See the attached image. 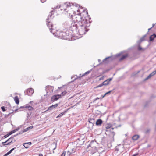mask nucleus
<instances>
[{"label":"nucleus","mask_w":156,"mask_h":156,"mask_svg":"<svg viewBox=\"0 0 156 156\" xmlns=\"http://www.w3.org/2000/svg\"><path fill=\"white\" fill-rule=\"evenodd\" d=\"M84 24L82 23L79 24V26L78 27L77 33H79L80 35L84 34L86 32L89 30V29L86 28V27H88L90 26L88 21H87V22H85Z\"/></svg>","instance_id":"f257e3e1"},{"label":"nucleus","mask_w":156,"mask_h":156,"mask_svg":"<svg viewBox=\"0 0 156 156\" xmlns=\"http://www.w3.org/2000/svg\"><path fill=\"white\" fill-rule=\"evenodd\" d=\"M54 10L51 11L49 14L47 19L46 20V22L47 26L48 27L50 30H51V32L53 34L54 33L53 32L54 29L53 28V24L52 23L50 20L53 19L54 16H52L53 14Z\"/></svg>","instance_id":"f03ea898"},{"label":"nucleus","mask_w":156,"mask_h":156,"mask_svg":"<svg viewBox=\"0 0 156 156\" xmlns=\"http://www.w3.org/2000/svg\"><path fill=\"white\" fill-rule=\"evenodd\" d=\"M74 21L76 23H77L79 24H84L85 22H87V21L85 17L82 16L81 13H79L73 16Z\"/></svg>","instance_id":"7ed1b4c3"},{"label":"nucleus","mask_w":156,"mask_h":156,"mask_svg":"<svg viewBox=\"0 0 156 156\" xmlns=\"http://www.w3.org/2000/svg\"><path fill=\"white\" fill-rule=\"evenodd\" d=\"M97 145V142L94 140H92L90 144L88 145L87 147H90L91 149H90L91 153L92 154L95 153L97 151L96 146Z\"/></svg>","instance_id":"20e7f679"},{"label":"nucleus","mask_w":156,"mask_h":156,"mask_svg":"<svg viewBox=\"0 0 156 156\" xmlns=\"http://www.w3.org/2000/svg\"><path fill=\"white\" fill-rule=\"evenodd\" d=\"M78 27L76 22H73L69 27V30L74 34L77 33Z\"/></svg>","instance_id":"39448f33"},{"label":"nucleus","mask_w":156,"mask_h":156,"mask_svg":"<svg viewBox=\"0 0 156 156\" xmlns=\"http://www.w3.org/2000/svg\"><path fill=\"white\" fill-rule=\"evenodd\" d=\"M46 91L47 92V95L49 96L53 92L54 87L48 85L46 87Z\"/></svg>","instance_id":"423d86ee"},{"label":"nucleus","mask_w":156,"mask_h":156,"mask_svg":"<svg viewBox=\"0 0 156 156\" xmlns=\"http://www.w3.org/2000/svg\"><path fill=\"white\" fill-rule=\"evenodd\" d=\"M71 5L70 3H65L64 5H62L60 6L61 8V10H63L64 11H66L67 12V11H66V8L67 7H70Z\"/></svg>","instance_id":"0eeeda50"},{"label":"nucleus","mask_w":156,"mask_h":156,"mask_svg":"<svg viewBox=\"0 0 156 156\" xmlns=\"http://www.w3.org/2000/svg\"><path fill=\"white\" fill-rule=\"evenodd\" d=\"M61 97V95L59 94L54 95H53L51 98V101H57Z\"/></svg>","instance_id":"6e6552de"},{"label":"nucleus","mask_w":156,"mask_h":156,"mask_svg":"<svg viewBox=\"0 0 156 156\" xmlns=\"http://www.w3.org/2000/svg\"><path fill=\"white\" fill-rule=\"evenodd\" d=\"M19 135L18 133L16 135H14L13 136H12L10 138H9L6 141L7 142V145H10L11 144H12V140L13 139L14 137L18 135Z\"/></svg>","instance_id":"1a4fd4ad"},{"label":"nucleus","mask_w":156,"mask_h":156,"mask_svg":"<svg viewBox=\"0 0 156 156\" xmlns=\"http://www.w3.org/2000/svg\"><path fill=\"white\" fill-rule=\"evenodd\" d=\"M57 34V36L58 37L61 39H65V34L64 32L61 31L58 33Z\"/></svg>","instance_id":"9d476101"},{"label":"nucleus","mask_w":156,"mask_h":156,"mask_svg":"<svg viewBox=\"0 0 156 156\" xmlns=\"http://www.w3.org/2000/svg\"><path fill=\"white\" fill-rule=\"evenodd\" d=\"M64 32L65 34V39H70V37L71 36V34L69 33V31L68 30H67L66 32Z\"/></svg>","instance_id":"9b49d317"},{"label":"nucleus","mask_w":156,"mask_h":156,"mask_svg":"<svg viewBox=\"0 0 156 156\" xmlns=\"http://www.w3.org/2000/svg\"><path fill=\"white\" fill-rule=\"evenodd\" d=\"M27 108L28 109V112H32V111L34 110V108L33 107H32L31 106L29 105H27L26 106H21L20 107V108Z\"/></svg>","instance_id":"f8f14e48"},{"label":"nucleus","mask_w":156,"mask_h":156,"mask_svg":"<svg viewBox=\"0 0 156 156\" xmlns=\"http://www.w3.org/2000/svg\"><path fill=\"white\" fill-rule=\"evenodd\" d=\"M34 90L33 88H30L28 89L26 91V94L28 96H31L34 93Z\"/></svg>","instance_id":"ddd939ff"},{"label":"nucleus","mask_w":156,"mask_h":156,"mask_svg":"<svg viewBox=\"0 0 156 156\" xmlns=\"http://www.w3.org/2000/svg\"><path fill=\"white\" fill-rule=\"evenodd\" d=\"M114 59V58L112 56H110L108 57L107 58H105L103 60V62H105V61L108 60V62H110L112 61Z\"/></svg>","instance_id":"4468645a"},{"label":"nucleus","mask_w":156,"mask_h":156,"mask_svg":"<svg viewBox=\"0 0 156 156\" xmlns=\"http://www.w3.org/2000/svg\"><path fill=\"white\" fill-rule=\"evenodd\" d=\"M113 129H114L113 128H110L109 129H108V130H106V131L107 132L108 131H109L110 132L111 135L112 136V137L113 138H114V135L115 134V133L114 131H113Z\"/></svg>","instance_id":"2eb2a0df"},{"label":"nucleus","mask_w":156,"mask_h":156,"mask_svg":"<svg viewBox=\"0 0 156 156\" xmlns=\"http://www.w3.org/2000/svg\"><path fill=\"white\" fill-rule=\"evenodd\" d=\"M58 106V104H56L54 105H52V106H51L49 107L48 110H51L57 107Z\"/></svg>","instance_id":"dca6fc26"},{"label":"nucleus","mask_w":156,"mask_h":156,"mask_svg":"<svg viewBox=\"0 0 156 156\" xmlns=\"http://www.w3.org/2000/svg\"><path fill=\"white\" fill-rule=\"evenodd\" d=\"M102 123V121L101 119H98L96 122V124L97 126L101 125Z\"/></svg>","instance_id":"f3484780"},{"label":"nucleus","mask_w":156,"mask_h":156,"mask_svg":"<svg viewBox=\"0 0 156 156\" xmlns=\"http://www.w3.org/2000/svg\"><path fill=\"white\" fill-rule=\"evenodd\" d=\"M156 37V34H154L150 37V41H151L154 40V38Z\"/></svg>","instance_id":"a211bd4d"},{"label":"nucleus","mask_w":156,"mask_h":156,"mask_svg":"<svg viewBox=\"0 0 156 156\" xmlns=\"http://www.w3.org/2000/svg\"><path fill=\"white\" fill-rule=\"evenodd\" d=\"M14 100L15 101V103L17 104H18L20 102V101L19 99L18 96H16L14 98Z\"/></svg>","instance_id":"6ab92c4d"},{"label":"nucleus","mask_w":156,"mask_h":156,"mask_svg":"<svg viewBox=\"0 0 156 156\" xmlns=\"http://www.w3.org/2000/svg\"><path fill=\"white\" fill-rule=\"evenodd\" d=\"M88 122L90 123L93 124L94 123V119L93 118H90Z\"/></svg>","instance_id":"aec40b11"},{"label":"nucleus","mask_w":156,"mask_h":156,"mask_svg":"<svg viewBox=\"0 0 156 156\" xmlns=\"http://www.w3.org/2000/svg\"><path fill=\"white\" fill-rule=\"evenodd\" d=\"M139 135H134L132 137V138L133 140H136L139 138Z\"/></svg>","instance_id":"412c9836"},{"label":"nucleus","mask_w":156,"mask_h":156,"mask_svg":"<svg viewBox=\"0 0 156 156\" xmlns=\"http://www.w3.org/2000/svg\"><path fill=\"white\" fill-rule=\"evenodd\" d=\"M128 56V54H126L125 55H123L121 57V58L119 59L120 61H122L125 58L127 57Z\"/></svg>","instance_id":"4be33fe9"},{"label":"nucleus","mask_w":156,"mask_h":156,"mask_svg":"<svg viewBox=\"0 0 156 156\" xmlns=\"http://www.w3.org/2000/svg\"><path fill=\"white\" fill-rule=\"evenodd\" d=\"M105 82H104V81L102 83L99 84L98 86H97V87H95V88H98V87H101L103 85L106 86V85H108V83H107V84L105 83Z\"/></svg>","instance_id":"5701e85b"},{"label":"nucleus","mask_w":156,"mask_h":156,"mask_svg":"<svg viewBox=\"0 0 156 156\" xmlns=\"http://www.w3.org/2000/svg\"><path fill=\"white\" fill-rule=\"evenodd\" d=\"M15 148V147L13 148L10 150L9 152H8L7 153L5 154L3 156H7L9 154H10L11 153L12 151L14 150Z\"/></svg>","instance_id":"b1692460"},{"label":"nucleus","mask_w":156,"mask_h":156,"mask_svg":"<svg viewBox=\"0 0 156 156\" xmlns=\"http://www.w3.org/2000/svg\"><path fill=\"white\" fill-rule=\"evenodd\" d=\"M138 51L142 50L143 51H144L146 49L145 48H143L140 47V45H138Z\"/></svg>","instance_id":"393cba45"},{"label":"nucleus","mask_w":156,"mask_h":156,"mask_svg":"<svg viewBox=\"0 0 156 156\" xmlns=\"http://www.w3.org/2000/svg\"><path fill=\"white\" fill-rule=\"evenodd\" d=\"M29 129H30V127H27V128H26V129H23V130L22 131V133H19V134H22V133L28 131Z\"/></svg>","instance_id":"a878e982"},{"label":"nucleus","mask_w":156,"mask_h":156,"mask_svg":"<svg viewBox=\"0 0 156 156\" xmlns=\"http://www.w3.org/2000/svg\"><path fill=\"white\" fill-rule=\"evenodd\" d=\"M23 145L26 148H28L29 147V146L27 143H23Z\"/></svg>","instance_id":"bb28decb"},{"label":"nucleus","mask_w":156,"mask_h":156,"mask_svg":"<svg viewBox=\"0 0 156 156\" xmlns=\"http://www.w3.org/2000/svg\"><path fill=\"white\" fill-rule=\"evenodd\" d=\"M66 112V111H65L64 112H63L61 113H60L57 117V118H58V117H60L61 116H62V115H64L65 114V113Z\"/></svg>","instance_id":"cd10ccee"},{"label":"nucleus","mask_w":156,"mask_h":156,"mask_svg":"<svg viewBox=\"0 0 156 156\" xmlns=\"http://www.w3.org/2000/svg\"><path fill=\"white\" fill-rule=\"evenodd\" d=\"M153 76L151 73H150L145 79H144V80H146L148 79H149Z\"/></svg>","instance_id":"c85d7f7f"},{"label":"nucleus","mask_w":156,"mask_h":156,"mask_svg":"<svg viewBox=\"0 0 156 156\" xmlns=\"http://www.w3.org/2000/svg\"><path fill=\"white\" fill-rule=\"evenodd\" d=\"M67 93V92L66 91H64L62 92L61 94L60 95H61V96H64Z\"/></svg>","instance_id":"c756f323"},{"label":"nucleus","mask_w":156,"mask_h":156,"mask_svg":"<svg viewBox=\"0 0 156 156\" xmlns=\"http://www.w3.org/2000/svg\"><path fill=\"white\" fill-rule=\"evenodd\" d=\"M112 78H110L108 79H107V80H106L104 82H108V83H109V82L112 80Z\"/></svg>","instance_id":"7c9ffc66"},{"label":"nucleus","mask_w":156,"mask_h":156,"mask_svg":"<svg viewBox=\"0 0 156 156\" xmlns=\"http://www.w3.org/2000/svg\"><path fill=\"white\" fill-rule=\"evenodd\" d=\"M146 36H147V34L144 35L140 39L141 40H142L143 41H144V40H145V38L146 37Z\"/></svg>","instance_id":"2f4dec72"},{"label":"nucleus","mask_w":156,"mask_h":156,"mask_svg":"<svg viewBox=\"0 0 156 156\" xmlns=\"http://www.w3.org/2000/svg\"><path fill=\"white\" fill-rule=\"evenodd\" d=\"M27 117L28 118V117H30L31 115V114H32V112H27Z\"/></svg>","instance_id":"473e14b6"},{"label":"nucleus","mask_w":156,"mask_h":156,"mask_svg":"<svg viewBox=\"0 0 156 156\" xmlns=\"http://www.w3.org/2000/svg\"><path fill=\"white\" fill-rule=\"evenodd\" d=\"M143 41L142 40L140 39L137 42V44L138 45H140L141 43Z\"/></svg>","instance_id":"72a5a7b5"},{"label":"nucleus","mask_w":156,"mask_h":156,"mask_svg":"<svg viewBox=\"0 0 156 156\" xmlns=\"http://www.w3.org/2000/svg\"><path fill=\"white\" fill-rule=\"evenodd\" d=\"M91 70V69L87 71L83 75L81 76H83L86 74H89V73H90V72Z\"/></svg>","instance_id":"f704fd0d"},{"label":"nucleus","mask_w":156,"mask_h":156,"mask_svg":"<svg viewBox=\"0 0 156 156\" xmlns=\"http://www.w3.org/2000/svg\"><path fill=\"white\" fill-rule=\"evenodd\" d=\"M156 73V70L155 71H153L152 72L151 74L152 75V76L154 75Z\"/></svg>","instance_id":"c9c22d12"},{"label":"nucleus","mask_w":156,"mask_h":156,"mask_svg":"<svg viewBox=\"0 0 156 156\" xmlns=\"http://www.w3.org/2000/svg\"><path fill=\"white\" fill-rule=\"evenodd\" d=\"M15 133V131H14V130H12V131H11L10 132L9 134V135H11L12 134V133Z\"/></svg>","instance_id":"e433bc0d"},{"label":"nucleus","mask_w":156,"mask_h":156,"mask_svg":"<svg viewBox=\"0 0 156 156\" xmlns=\"http://www.w3.org/2000/svg\"><path fill=\"white\" fill-rule=\"evenodd\" d=\"M7 143V141H6L5 142H2V144L3 146H5V145H7L6 144Z\"/></svg>","instance_id":"4c0bfd02"},{"label":"nucleus","mask_w":156,"mask_h":156,"mask_svg":"<svg viewBox=\"0 0 156 156\" xmlns=\"http://www.w3.org/2000/svg\"><path fill=\"white\" fill-rule=\"evenodd\" d=\"M71 153L70 152H69V151H68L67 152L66 154L68 156H69L71 154Z\"/></svg>","instance_id":"58836bf2"},{"label":"nucleus","mask_w":156,"mask_h":156,"mask_svg":"<svg viewBox=\"0 0 156 156\" xmlns=\"http://www.w3.org/2000/svg\"><path fill=\"white\" fill-rule=\"evenodd\" d=\"M13 112H10L8 114H6L5 115V117L6 118L7 117L9 116V115L11 113H13Z\"/></svg>","instance_id":"ea45409f"},{"label":"nucleus","mask_w":156,"mask_h":156,"mask_svg":"<svg viewBox=\"0 0 156 156\" xmlns=\"http://www.w3.org/2000/svg\"><path fill=\"white\" fill-rule=\"evenodd\" d=\"M1 109L3 111H6V109L5 108V107H4V106L2 107Z\"/></svg>","instance_id":"a19ab883"},{"label":"nucleus","mask_w":156,"mask_h":156,"mask_svg":"<svg viewBox=\"0 0 156 156\" xmlns=\"http://www.w3.org/2000/svg\"><path fill=\"white\" fill-rule=\"evenodd\" d=\"M66 154V151H64L62 153V154L61 156H65Z\"/></svg>","instance_id":"79ce46f5"},{"label":"nucleus","mask_w":156,"mask_h":156,"mask_svg":"<svg viewBox=\"0 0 156 156\" xmlns=\"http://www.w3.org/2000/svg\"><path fill=\"white\" fill-rule=\"evenodd\" d=\"M119 150V148L117 147H115V151H118Z\"/></svg>","instance_id":"37998d69"},{"label":"nucleus","mask_w":156,"mask_h":156,"mask_svg":"<svg viewBox=\"0 0 156 156\" xmlns=\"http://www.w3.org/2000/svg\"><path fill=\"white\" fill-rule=\"evenodd\" d=\"M121 55V54L120 53H119L117 54H116V55H115V57H118L119 56H120V55Z\"/></svg>","instance_id":"c03bdc74"},{"label":"nucleus","mask_w":156,"mask_h":156,"mask_svg":"<svg viewBox=\"0 0 156 156\" xmlns=\"http://www.w3.org/2000/svg\"><path fill=\"white\" fill-rule=\"evenodd\" d=\"M9 136V134H8L5 136H4V137L5 138H7V137H8Z\"/></svg>","instance_id":"a18cd8bd"},{"label":"nucleus","mask_w":156,"mask_h":156,"mask_svg":"<svg viewBox=\"0 0 156 156\" xmlns=\"http://www.w3.org/2000/svg\"><path fill=\"white\" fill-rule=\"evenodd\" d=\"M19 129V128H16V129H15L14 130V131H15V132H16V131H18Z\"/></svg>","instance_id":"49530a36"},{"label":"nucleus","mask_w":156,"mask_h":156,"mask_svg":"<svg viewBox=\"0 0 156 156\" xmlns=\"http://www.w3.org/2000/svg\"><path fill=\"white\" fill-rule=\"evenodd\" d=\"M104 76H102V77H101L100 79H99V80H103L104 79Z\"/></svg>","instance_id":"de8ad7c7"},{"label":"nucleus","mask_w":156,"mask_h":156,"mask_svg":"<svg viewBox=\"0 0 156 156\" xmlns=\"http://www.w3.org/2000/svg\"><path fill=\"white\" fill-rule=\"evenodd\" d=\"M27 143L28 144L29 146H30L31 145V142H28Z\"/></svg>","instance_id":"09e8293b"},{"label":"nucleus","mask_w":156,"mask_h":156,"mask_svg":"<svg viewBox=\"0 0 156 156\" xmlns=\"http://www.w3.org/2000/svg\"><path fill=\"white\" fill-rule=\"evenodd\" d=\"M46 1V0H41V1L42 3H44Z\"/></svg>","instance_id":"8fccbe9b"},{"label":"nucleus","mask_w":156,"mask_h":156,"mask_svg":"<svg viewBox=\"0 0 156 156\" xmlns=\"http://www.w3.org/2000/svg\"><path fill=\"white\" fill-rule=\"evenodd\" d=\"M107 95V94H106V93H105L104 95H102L101 96H102V98H103L104 97H105L106 95Z\"/></svg>","instance_id":"3c124183"},{"label":"nucleus","mask_w":156,"mask_h":156,"mask_svg":"<svg viewBox=\"0 0 156 156\" xmlns=\"http://www.w3.org/2000/svg\"><path fill=\"white\" fill-rule=\"evenodd\" d=\"M112 91H109L108 92H107L106 93L107 94H110Z\"/></svg>","instance_id":"603ef678"},{"label":"nucleus","mask_w":156,"mask_h":156,"mask_svg":"<svg viewBox=\"0 0 156 156\" xmlns=\"http://www.w3.org/2000/svg\"><path fill=\"white\" fill-rule=\"evenodd\" d=\"M100 98H97L94 99V101H96Z\"/></svg>","instance_id":"864d4df0"},{"label":"nucleus","mask_w":156,"mask_h":156,"mask_svg":"<svg viewBox=\"0 0 156 156\" xmlns=\"http://www.w3.org/2000/svg\"><path fill=\"white\" fill-rule=\"evenodd\" d=\"M29 127H30V129H32L33 128V126H32Z\"/></svg>","instance_id":"5fc2aeb1"},{"label":"nucleus","mask_w":156,"mask_h":156,"mask_svg":"<svg viewBox=\"0 0 156 156\" xmlns=\"http://www.w3.org/2000/svg\"><path fill=\"white\" fill-rule=\"evenodd\" d=\"M20 108H20L19 109H16L15 110V112H17L18 110H19Z\"/></svg>","instance_id":"6e6d98bb"},{"label":"nucleus","mask_w":156,"mask_h":156,"mask_svg":"<svg viewBox=\"0 0 156 156\" xmlns=\"http://www.w3.org/2000/svg\"><path fill=\"white\" fill-rule=\"evenodd\" d=\"M39 156H43V155L42 154H39Z\"/></svg>","instance_id":"4d7b16f0"},{"label":"nucleus","mask_w":156,"mask_h":156,"mask_svg":"<svg viewBox=\"0 0 156 156\" xmlns=\"http://www.w3.org/2000/svg\"><path fill=\"white\" fill-rule=\"evenodd\" d=\"M105 83H106V84L108 83V84H109V83H108V82H105Z\"/></svg>","instance_id":"13d9d810"},{"label":"nucleus","mask_w":156,"mask_h":156,"mask_svg":"<svg viewBox=\"0 0 156 156\" xmlns=\"http://www.w3.org/2000/svg\"><path fill=\"white\" fill-rule=\"evenodd\" d=\"M152 28V27H151V28H150L148 29V31H149V30H151Z\"/></svg>","instance_id":"bf43d9fd"},{"label":"nucleus","mask_w":156,"mask_h":156,"mask_svg":"<svg viewBox=\"0 0 156 156\" xmlns=\"http://www.w3.org/2000/svg\"><path fill=\"white\" fill-rule=\"evenodd\" d=\"M76 7H78V6H79V5H78V4H77L76 5Z\"/></svg>","instance_id":"052dcab7"},{"label":"nucleus","mask_w":156,"mask_h":156,"mask_svg":"<svg viewBox=\"0 0 156 156\" xmlns=\"http://www.w3.org/2000/svg\"><path fill=\"white\" fill-rule=\"evenodd\" d=\"M105 127L106 129H109V127H108V126H106Z\"/></svg>","instance_id":"680f3d73"},{"label":"nucleus","mask_w":156,"mask_h":156,"mask_svg":"<svg viewBox=\"0 0 156 156\" xmlns=\"http://www.w3.org/2000/svg\"><path fill=\"white\" fill-rule=\"evenodd\" d=\"M76 78H75L74 80H73V81H72V82L74 81L75 80H76Z\"/></svg>","instance_id":"e2e57ef3"},{"label":"nucleus","mask_w":156,"mask_h":156,"mask_svg":"<svg viewBox=\"0 0 156 156\" xmlns=\"http://www.w3.org/2000/svg\"><path fill=\"white\" fill-rule=\"evenodd\" d=\"M56 146H55V147L54 148H53V150H55V149H56Z\"/></svg>","instance_id":"0e129e2a"},{"label":"nucleus","mask_w":156,"mask_h":156,"mask_svg":"<svg viewBox=\"0 0 156 156\" xmlns=\"http://www.w3.org/2000/svg\"><path fill=\"white\" fill-rule=\"evenodd\" d=\"M149 131H150V130H147V133H148V132H149Z\"/></svg>","instance_id":"69168bd1"},{"label":"nucleus","mask_w":156,"mask_h":156,"mask_svg":"<svg viewBox=\"0 0 156 156\" xmlns=\"http://www.w3.org/2000/svg\"><path fill=\"white\" fill-rule=\"evenodd\" d=\"M154 26V24H153L152 27H153Z\"/></svg>","instance_id":"338daca9"},{"label":"nucleus","mask_w":156,"mask_h":156,"mask_svg":"<svg viewBox=\"0 0 156 156\" xmlns=\"http://www.w3.org/2000/svg\"><path fill=\"white\" fill-rule=\"evenodd\" d=\"M62 88V87H58V89H61Z\"/></svg>","instance_id":"774afa93"}]
</instances>
